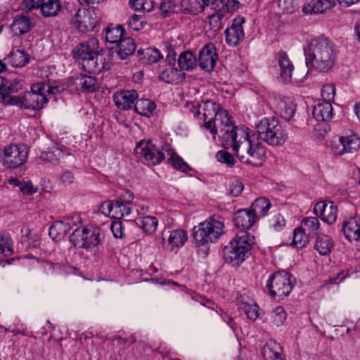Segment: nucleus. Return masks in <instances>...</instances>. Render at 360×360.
Listing matches in <instances>:
<instances>
[{
    "label": "nucleus",
    "mask_w": 360,
    "mask_h": 360,
    "mask_svg": "<svg viewBox=\"0 0 360 360\" xmlns=\"http://www.w3.org/2000/svg\"><path fill=\"white\" fill-rule=\"evenodd\" d=\"M70 229V225L61 221H55L49 229V235L53 239L63 238Z\"/></svg>",
    "instance_id": "obj_40"
},
{
    "label": "nucleus",
    "mask_w": 360,
    "mask_h": 360,
    "mask_svg": "<svg viewBox=\"0 0 360 360\" xmlns=\"http://www.w3.org/2000/svg\"><path fill=\"white\" fill-rule=\"evenodd\" d=\"M285 220L279 213L275 214L269 220L270 227L275 231H281L285 227Z\"/></svg>",
    "instance_id": "obj_50"
},
{
    "label": "nucleus",
    "mask_w": 360,
    "mask_h": 360,
    "mask_svg": "<svg viewBox=\"0 0 360 360\" xmlns=\"http://www.w3.org/2000/svg\"><path fill=\"white\" fill-rule=\"evenodd\" d=\"M163 150L166 152L167 162L172 165L174 168L183 172H186L189 168L188 165L181 157L176 154L174 150L169 146H164Z\"/></svg>",
    "instance_id": "obj_31"
},
{
    "label": "nucleus",
    "mask_w": 360,
    "mask_h": 360,
    "mask_svg": "<svg viewBox=\"0 0 360 360\" xmlns=\"http://www.w3.org/2000/svg\"><path fill=\"white\" fill-rule=\"evenodd\" d=\"M129 4L136 11L149 12L153 8L152 0H131Z\"/></svg>",
    "instance_id": "obj_48"
},
{
    "label": "nucleus",
    "mask_w": 360,
    "mask_h": 360,
    "mask_svg": "<svg viewBox=\"0 0 360 360\" xmlns=\"http://www.w3.org/2000/svg\"><path fill=\"white\" fill-rule=\"evenodd\" d=\"M100 17L94 8L79 9L72 18V24L79 32L94 31L98 25Z\"/></svg>",
    "instance_id": "obj_8"
},
{
    "label": "nucleus",
    "mask_w": 360,
    "mask_h": 360,
    "mask_svg": "<svg viewBox=\"0 0 360 360\" xmlns=\"http://www.w3.org/2000/svg\"><path fill=\"white\" fill-rule=\"evenodd\" d=\"M20 191L24 195H32L38 191V188L34 186L30 181H23Z\"/></svg>",
    "instance_id": "obj_61"
},
{
    "label": "nucleus",
    "mask_w": 360,
    "mask_h": 360,
    "mask_svg": "<svg viewBox=\"0 0 360 360\" xmlns=\"http://www.w3.org/2000/svg\"><path fill=\"white\" fill-rule=\"evenodd\" d=\"M75 84L84 91L93 92L96 89L97 80L93 76L81 74L75 78Z\"/></svg>",
    "instance_id": "obj_35"
},
{
    "label": "nucleus",
    "mask_w": 360,
    "mask_h": 360,
    "mask_svg": "<svg viewBox=\"0 0 360 360\" xmlns=\"http://www.w3.org/2000/svg\"><path fill=\"white\" fill-rule=\"evenodd\" d=\"M13 240L8 233L0 234V259L13 254Z\"/></svg>",
    "instance_id": "obj_38"
},
{
    "label": "nucleus",
    "mask_w": 360,
    "mask_h": 360,
    "mask_svg": "<svg viewBox=\"0 0 360 360\" xmlns=\"http://www.w3.org/2000/svg\"><path fill=\"white\" fill-rule=\"evenodd\" d=\"M266 288L271 295L283 297L290 294L292 285L288 273L278 271L274 274L267 281Z\"/></svg>",
    "instance_id": "obj_10"
},
{
    "label": "nucleus",
    "mask_w": 360,
    "mask_h": 360,
    "mask_svg": "<svg viewBox=\"0 0 360 360\" xmlns=\"http://www.w3.org/2000/svg\"><path fill=\"white\" fill-rule=\"evenodd\" d=\"M129 204V201L115 200L114 202L112 218L121 219L124 217L129 216L131 212Z\"/></svg>",
    "instance_id": "obj_43"
},
{
    "label": "nucleus",
    "mask_w": 360,
    "mask_h": 360,
    "mask_svg": "<svg viewBox=\"0 0 360 360\" xmlns=\"http://www.w3.org/2000/svg\"><path fill=\"white\" fill-rule=\"evenodd\" d=\"M72 244L79 248L89 249L98 246L103 240V233L96 227L77 228L70 237Z\"/></svg>",
    "instance_id": "obj_6"
},
{
    "label": "nucleus",
    "mask_w": 360,
    "mask_h": 360,
    "mask_svg": "<svg viewBox=\"0 0 360 360\" xmlns=\"http://www.w3.org/2000/svg\"><path fill=\"white\" fill-rule=\"evenodd\" d=\"M138 98V94L135 90H123L116 92L113 95V100L116 106L120 110H128L134 108V101Z\"/></svg>",
    "instance_id": "obj_18"
},
{
    "label": "nucleus",
    "mask_w": 360,
    "mask_h": 360,
    "mask_svg": "<svg viewBox=\"0 0 360 360\" xmlns=\"http://www.w3.org/2000/svg\"><path fill=\"white\" fill-rule=\"evenodd\" d=\"M217 160L224 164H226L229 166L234 165L236 160L233 156L226 150H219L216 154Z\"/></svg>",
    "instance_id": "obj_55"
},
{
    "label": "nucleus",
    "mask_w": 360,
    "mask_h": 360,
    "mask_svg": "<svg viewBox=\"0 0 360 360\" xmlns=\"http://www.w3.org/2000/svg\"><path fill=\"white\" fill-rule=\"evenodd\" d=\"M258 138L273 146L283 145L288 138V133L274 117H264L256 125Z\"/></svg>",
    "instance_id": "obj_5"
},
{
    "label": "nucleus",
    "mask_w": 360,
    "mask_h": 360,
    "mask_svg": "<svg viewBox=\"0 0 360 360\" xmlns=\"http://www.w3.org/2000/svg\"><path fill=\"white\" fill-rule=\"evenodd\" d=\"M212 9H219L227 15L230 11L236 10L240 3L236 0H213Z\"/></svg>",
    "instance_id": "obj_41"
},
{
    "label": "nucleus",
    "mask_w": 360,
    "mask_h": 360,
    "mask_svg": "<svg viewBox=\"0 0 360 360\" xmlns=\"http://www.w3.org/2000/svg\"><path fill=\"white\" fill-rule=\"evenodd\" d=\"M277 60L280 68V77L283 82L288 83L292 82L294 66L287 53L285 52L278 53Z\"/></svg>",
    "instance_id": "obj_21"
},
{
    "label": "nucleus",
    "mask_w": 360,
    "mask_h": 360,
    "mask_svg": "<svg viewBox=\"0 0 360 360\" xmlns=\"http://www.w3.org/2000/svg\"><path fill=\"white\" fill-rule=\"evenodd\" d=\"M134 40L130 37L122 38L117 44L116 53L120 59H126L129 56L132 55L136 50Z\"/></svg>",
    "instance_id": "obj_27"
},
{
    "label": "nucleus",
    "mask_w": 360,
    "mask_h": 360,
    "mask_svg": "<svg viewBox=\"0 0 360 360\" xmlns=\"http://www.w3.org/2000/svg\"><path fill=\"white\" fill-rule=\"evenodd\" d=\"M46 85V94L47 95H55L62 92L65 89L64 85H60L58 82H51L49 79L46 82L44 81Z\"/></svg>",
    "instance_id": "obj_56"
},
{
    "label": "nucleus",
    "mask_w": 360,
    "mask_h": 360,
    "mask_svg": "<svg viewBox=\"0 0 360 360\" xmlns=\"http://www.w3.org/2000/svg\"><path fill=\"white\" fill-rule=\"evenodd\" d=\"M309 242L308 236L302 227L296 228L294 230L292 243L297 248L304 247Z\"/></svg>",
    "instance_id": "obj_46"
},
{
    "label": "nucleus",
    "mask_w": 360,
    "mask_h": 360,
    "mask_svg": "<svg viewBox=\"0 0 360 360\" xmlns=\"http://www.w3.org/2000/svg\"><path fill=\"white\" fill-rule=\"evenodd\" d=\"M156 108L155 103L148 99L137 100L134 105V110L140 115L149 117Z\"/></svg>",
    "instance_id": "obj_36"
},
{
    "label": "nucleus",
    "mask_w": 360,
    "mask_h": 360,
    "mask_svg": "<svg viewBox=\"0 0 360 360\" xmlns=\"http://www.w3.org/2000/svg\"><path fill=\"white\" fill-rule=\"evenodd\" d=\"M285 319L286 314L284 309L281 307H278L271 312L269 323L271 326L279 327L284 323Z\"/></svg>",
    "instance_id": "obj_45"
},
{
    "label": "nucleus",
    "mask_w": 360,
    "mask_h": 360,
    "mask_svg": "<svg viewBox=\"0 0 360 360\" xmlns=\"http://www.w3.org/2000/svg\"><path fill=\"white\" fill-rule=\"evenodd\" d=\"M136 224L148 235L153 234L157 229L158 220L155 217L146 216L136 219Z\"/></svg>",
    "instance_id": "obj_34"
},
{
    "label": "nucleus",
    "mask_w": 360,
    "mask_h": 360,
    "mask_svg": "<svg viewBox=\"0 0 360 360\" xmlns=\"http://www.w3.org/2000/svg\"><path fill=\"white\" fill-rule=\"evenodd\" d=\"M244 18L238 16L233 20L231 25L225 30L226 41L229 46H236L244 39Z\"/></svg>",
    "instance_id": "obj_13"
},
{
    "label": "nucleus",
    "mask_w": 360,
    "mask_h": 360,
    "mask_svg": "<svg viewBox=\"0 0 360 360\" xmlns=\"http://www.w3.org/2000/svg\"><path fill=\"white\" fill-rule=\"evenodd\" d=\"M271 206V204L268 199L265 198H257L252 204L250 212L257 220L266 214Z\"/></svg>",
    "instance_id": "obj_29"
},
{
    "label": "nucleus",
    "mask_w": 360,
    "mask_h": 360,
    "mask_svg": "<svg viewBox=\"0 0 360 360\" xmlns=\"http://www.w3.org/2000/svg\"><path fill=\"white\" fill-rule=\"evenodd\" d=\"M178 63L181 70H191L196 65V58L193 53L187 51L180 54Z\"/></svg>",
    "instance_id": "obj_42"
},
{
    "label": "nucleus",
    "mask_w": 360,
    "mask_h": 360,
    "mask_svg": "<svg viewBox=\"0 0 360 360\" xmlns=\"http://www.w3.org/2000/svg\"><path fill=\"white\" fill-rule=\"evenodd\" d=\"M144 25V17L141 15L134 14L128 22L129 27L135 31L141 30Z\"/></svg>",
    "instance_id": "obj_52"
},
{
    "label": "nucleus",
    "mask_w": 360,
    "mask_h": 360,
    "mask_svg": "<svg viewBox=\"0 0 360 360\" xmlns=\"http://www.w3.org/2000/svg\"><path fill=\"white\" fill-rule=\"evenodd\" d=\"M281 116L285 120H290L295 115V105L290 100H281L278 104Z\"/></svg>",
    "instance_id": "obj_37"
},
{
    "label": "nucleus",
    "mask_w": 360,
    "mask_h": 360,
    "mask_svg": "<svg viewBox=\"0 0 360 360\" xmlns=\"http://www.w3.org/2000/svg\"><path fill=\"white\" fill-rule=\"evenodd\" d=\"M243 309L250 320L255 321L259 316V307L257 304L244 303Z\"/></svg>",
    "instance_id": "obj_54"
},
{
    "label": "nucleus",
    "mask_w": 360,
    "mask_h": 360,
    "mask_svg": "<svg viewBox=\"0 0 360 360\" xmlns=\"http://www.w3.org/2000/svg\"><path fill=\"white\" fill-rule=\"evenodd\" d=\"M188 240L187 233L183 229H176L170 232L167 240L170 250L179 248L184 245Z\"/></svg>",
    "instance_id": "obj_32"
},
{
    "label": "nucleus",
    "mask_w": 360,
    "mask_h": 360,
    "mask_svg": "<svg viewBox=\"0 0 360 360\" xmlns=\"http://www.w3.org/2000/svg\"><path fill=\"white\" fill-rule=\"evenodd\" d=\"M335 96V87L333 84H326L321 89L323 101L330 102L333 101Z\"/></svg>",
    "instance_id": "obj_51"
},
{
    "label": "nucleus",
    "mask_w": 360,
    "mask_h": 360,
    "mask_svg": "<svg viewBox=\"0 0 360 360\" xmlns=\"http://www.w3.org/2000/svg\"><path fill=\"white\" fill-rule=\"evenodd\" d=\"M160 8L162 13L167 15L170 12L174 11L175 4L171 0H163Z\"/></svg>",
    "instance_id": "obj_62"
},
{
    "label": "nucleus",
    "mask_w": 360,
    "mask_h": 360,
    "mask_svg": "<svg viewBox=\"0 0 360 360\" xmlns=\"http://www.w3.org/2000/svg\"><path fill=\"white\" fill-rule=\"evenodd\" d=\"M301 224L309 232V234L315 233L320 226V223L316 217H309L304 218Z\"/></svg>",
    "instance_id": "obj_49"
},
{
    "label": "nucleus",
    "mask_w": 360,
    "mask_h": 360,
    "mask_svg": "<svg viewBox=\"0 0 360 360\" xmlns=\"http://www.w3.org/2000/svg\"><path fill=\"white\" fill-rule=\"evenodd\" d=\"M224 219L213 214L193 229L195 244L198 248L216 242L225 233Z\"/></svg>",
    "instance_id": "obj_4"
},
{
    "label": "nucleus",
    "mask_w": 360,
    "mask_h": 360,
    "mask_svg": "<svg viewBox=\"0 0 360 360\" xmlns=\"http://www.w3.org/2000/svg\"><path fill=\"white\" fill-rule=\"evenodd\" d=\"M243 188V184L241 181L238 180L233 181L229 186V194L237 197L242 193Z\"/></svg>",
    "instance_id": "obj_58"
},
{
    "label": "nucleus",
    "mask_w": 360,
    "mask_h": 360,
    "mask_svg": "<svg viewBox=\"0 0 360 360\" xmlns=\"http://www.w3.org/2000/svg\"><path fill=\"white\" fill-rule=\"evenodd\" d=\"M44 82L34 83L31 86V91L24 95V108L30 110L41 109L47 103Z\"/></svg>",
    "instance_id": "obj_11"
},
{
    "label": "nucleus",
    "mask_w": 360,
    "mask_h": 360,
    "mask_svg": "<svg viewBox=\"0 0 360 360\" xmlns=\"http://www.w3.org/2000/svg\"><path fill=\"white\" fill-rule=\"evenodd\" d=\"M8 63L13 67H23L30 61V56L24 51L16 49L13 50L11 53L5 58Z\"/></svg>",
    "instance_id": "obj_28"
},
{
    "label": "nucleus",
    "mask_w": 360,
    "mask_h": 360,
    "mask_svg": "<svg viewBox=\"0 0 360 360\" xmlns=\"http://www.w3.org/2000/svg\"><path fill=\"white\" fill-rule=\"evenodd\" d=\"M21 233L22 234V238H21V241L27 243V246H30L31 245V242H30L31 231H30V229L27 226H23L21 229Z\"/></svg>",
    "instance_id": "obj_63"
},
{
    "label": "nucleus",
    "mask_w": 360,
    "mask_h": 360,
    "mask_svg": "<svg viewBox=\"0 0 360 360\" xmlns=\"http://www.w3.org/2000/svg\"><path fill=\"white\" fill-rule=\"evenodd\" d=\"M335 6L333 0H311L302 7L305 14H322L332 9Z\"/></svg>",
    "instance_id": "obj_20"
},
{
    "label": "nucleus",
    "mask_w": 360,
    "mask_h": 360,
    "mask_svg": "<svg viewBox=\"0 0 360 360\" xmlns=\"http://www.w3.org/2000/svg\"><path fill=\"white\" fill-rule=\"evenodd\" d=\"M331 147L334 153L338 155L354 153L360 148V137L354 134L340 136L333 141Z\"/></svg>",
    "instance_id": "obj_12"
},
{
    "label": "nucleus",
    "mask_w": 360,
    "mask_h": 360,
    "mask_svg": "<svg viewBox=\"0 0 360 360\" xmlns=\"http://www.w3.org/2000/svg\"><path fill=\"white\" fill-rule=\"evenodd\" d=\"M28 155V149L24 144H11L3 150V165L8 168H16L23 165Z\"/></svg>",
    "instance_id": "obj_9"
},
{
    "label": "nucleus",
    "mask_w": 360,
    "mask_h": 360,
    "mask_svg": "<svg viewBox=\"0 0 360 360\" xmlns=\"http://www.w3.org/2000/svg\"><path fill=\"white\" fill-rule=\"evenodd\" d=\"M146 56L149 63H157L163 57L157 49H148L146 51Z\"/></svg>",
    "instance_id": "obj_60"
},
{
    "label": "nucleus",
    "mask_w": 360,
    "mask_h": 360,
    "mask_svg": "<svg viewBox=\"0 0 360 360\" xmlns=\"http://www.w3.org/2000/svg\"><path fill=\"white\" fill-rule=\"evenodd\" d=\"M44 155V159L47 160L50 162L54 163L62 159L64 153L61 149L54 147L46 152Z\"/></svg>",
    "instance_id": "obj_53"
},
{
    "label": "nucleus",
    "mask_w": 360,
    "mask_h": 360,
    "mask_svg": "<svg viewBox=\"0 0 360 360\" xmlns=\"http://www.w3.org/2000/svg\"><path fill=\"white\" fill-rule=\"evenodd\" d=\"M163 148L160 150L150 141H141L134 148V154L139 161L148 165H156L166 158Z\"/></svg>",
    "instance_id": "obj_7"
},
{
    "label": "nucleus",
    "mask_w": 360,
    "mask_h": 360,
    "mask_svg": "<svg viewBox=\"0 0 360 360\" xmlns=\"http://www.w3.org/2000/svg\"><path fill=\"white\" fill-rule=\"evenodd\" d=\"M233 221L237 228L248 229L252 226L257 219L250 211L242 210L235 213Z\"/></svg>",
    "instance_id": "obj_23"
},
{
    "label": "nucleus",
    "mask_w": 360,
    "mask_h": 360,
    "mask_svg": "<svg viewBox=\"0 0 360 360\" xmlns=\"http://www.w3.org/2000/svg\"><path fill=\"white\" fill-rule=\"evenodd\" d=\"M312 115L319 122H327L331 120L333 109L330 102H319L314 106Z\"/></svg>",
    "instance_id": "obj_22"
},
{
    "label": "nucleus",
    "mask_w": 360,
    "mask_h": 360,
    "mask_svg": "<svg viewBox=\"0 0 360 360\" xmlns=\"http://www.w3.org/2000/svg\"><path fill=\"white\" fill-rule=\"evenodd\" d=\"M335 54L332 43L324 37L311 40L306 53V64L319 72H327L334 65Z\"/></svg>",
    "instance_id": "obj_2"
},
{
    "label": "nucleus",
    "mask_w": 360,
    "mask_h": 360,
    "mask_svg": "<svg viewBox=\"0 0 360 360\" xmlns=\"http://www.w3.org/2000/svg\"><path fill=\"white\" fill-rule=\"evenodd\" d=\"M213 10L214 12L206 18L205 26L207 27V32H210L212 36H215L223 29L228 17L219 9Z\"/></svg>",
    "instance_id": "obj_17"
},
{
    "label": "nucleus",
    "mask_w": 360,
    "mask_h": 360,
    "mask_svg": "<svg viewBox=\"0 0 360 360\" xmlns=\"http://www.w3.org/2000/svg\"><path fill=\"white\" fill-rule=\"evenodd\" d=\"M74 174L70 171H65L62 173L60 176V180L63 184L69 185L74 181Z\"/></svg>",
    "instance_id": "obj_64"
},
{
    "label": "nucleus",
    "mask_w": 360,
    "mask_h": 360,
    "mask_svg": "<svg viewBox=\"0 0 360 360\" xmlns=\"http://www.w3.org/2000/svg\"><path fill=\"white\" fill-rule=\"evenodd\" d=\"M2 103L6 105H15L19 106L20 108H24V97L22 96H11L10 94L5 96L4 94L3 95H0V103Z\"/></svg>",
    "instance_id": "obj_47"
},
{
    "label": "nucleus",
    "mask_w": 360,
    "mask_h": 360,
    "mask_svg": "<svg viewBox=\"0 0 360 360\" xmlns=\"http://www.w3.org/2000/svg\"><path fill=\"white\" fill-rule=\"evenodd\" d=\"M123 33L124 29L120 25L108 26L105 32V41L110 44L117 43L122 39Z\"/></svg>",
    "instance_id": "obj_39"
},
{
    "label": "nucleus",
    "mask_w": 360,
    "mask_h": 360,
    "mask_svg": "<svg viewBox=\"0 0 360 360\" xmlns=\"http://www.w3.org/2000/svg\"><path fill=\"white\" fill-rule=\"evenodd\" d=\"M110 230L117 238H122L124 236V226L120 221H112L110 225Z\"/></svg>",
    "instance_id": "obj_59"
},
{
    "label": "nucleus",
    "mask_w": 360,
    "mask_h": 360,
    "mask_svg": "<svg viewBox=\"0 0 360 360\" xmlns=\"http://www.w3.org/2000/svg\"><path fill=\"white\" fill-rule=\"evenodd\" d=\"M22 84L20 81L13 80L9 81L3 78V84L0 86V95L5 94V96L18 92L22 89Z\"/></svg>",
    "instance_id": "obj_44"
},
{
    "label": "nucleus",
    "mask_w": 360,
    "mask_h": 360,
    "mask_svg": "<svg viewBox=\"0 0 360 360\" xmlns=\"http://www.w3.org/2000/svg\"><path fill=\"white\" fill-rule=\"evenodd\" d=\"M102 60L103 54H101L99 51L89 59L85 60L83 67L90 73H100L103 71V68H108L102 65Z\"/></svg>",
    "instance_id": "obj_30"
},
{
    "label": "nucleus",
    "mask_w": 360,
    "mask_h": 360,
    "mask_svg": "<svg viewBox=\"0 0 360 360\" xmlns=\"http://www.w3.org/2000/svg\"><path fill=\"white\" fill-rule=\"evenodd\" d=\"M32 27L33 24L31 19L26 15H16L11 25V29L15 35L26 34Z\"/></svg>",
    "instance_id": "obj_24"
},
{
    "label": "nucleus",
    "mask_w": 360,
    "mask_h": 360,
    "mask_svg": "<svg viewBox=\"0 0 360 360\" xmlns=\"http://www.w3.org/2000/svg\"><path fill=\"white\" fill-rule=\"evenodd\" d=\"M99 51V41L98 39L92 37L75 46L72 55L75 58L85 61Z\"/></svg>",
    "instance_id": "obj_15"
},
{
    "label": "nucleus",
    "mask_w": 360,
    "mask_h": 360,
    "mask_svg": "<svg viewBox=\"0 0 360 360\" xmlns=\"http://www.w3.org/2000/svg\"><path fill=\"white\" fill-rule=\"evenodd\" d=\"M217 56L213 44H205L199 52L200 67L207 72L212 71L216 65Z\"/></svg>",
    "instance_id": "obj_16"
},
{
    "label": "nucleus",
    "mask_w": 360,
    "mask_h": 360,
    "mask_svg": "<svg viewBox=\"0 0 360 360\" xmlns=\"http://www.w3.org/2000/svg\"><path fill=\"white\" fill-rule=\"evenodd\" d=\"M98 211L104 216L112 218L114 212V202L112 200H107L103 202L100 205Z\"/></svg>",
    "instance_id": "obj_57"
},
{
    "label": "nucleus",
    "mask_w": 360,
    "mask_h": 360,
    "mask_svg": "<svg viewBox=\"0 0 360 360\" xmlns=\"http://www.w3.org/2000/svg\"><path fill=\"white\" fill-rule=\"evenodd\" d=\"M334 241L333 238L323 233L318 234L315 243L314 249L321 255H327L333 249Z\"/></svg>",
    "instance_id": "obj_25"
},
{
    "label": "nucleus",
    "mask_w": 360,
    "mask_h": 360,
    "mask_svg": "<svg viewBox=\"0 0 360 360\" xmlns=\"http://www.w3.org/2000/svg\"><path fill=\"white\" fill-rule=\"evenodd\" d=\"M342 232L349 241L360 240V217L354 216L346 219L342 224Z\"/></svg>",
    "instance_id": "obj_19"
},
{
    "label": "nucleus",
    "mask_w": 360,
    "mask_h": 360,
    "mask_svg": "<svg viewBox=\"0 0 360 360\" xmlns=\"http://www.w3.org/2000/svg\"><path fill=\"white\" fill-rule=\"evenodd\" d=\"M262 356L264 360H285L281 347L274 340L269 341L264 346Z\"/></svg>",
    "instance_id": "obj_26"
},
{
    "label": "nucleus",
    "mask_w": 360,
    "mask_h": 360,
    "mask_svg": "<svg viewBox=\"0 0 360 360\" xmlns=\"http://www.w3.org/2000/svg\"><path fill=\"white\" fill-rule=\"evenodd\" d=\"M314 214L328 224H334L338 218L337 206L332 201H320L315 204Z\"/></svg>",
    "instance_id": "obj_14"
},
{
    "label": "nucleus",
    "mask_w": 360,
    "mask_h": 360,
    "mask_svg": "<svg viewBox=\"0 0 360 360\" xmlns=\"http://www.w3.org/2000/svg\"><path fill=\"white\" fill-rule=\"evenodd\" d=\"M41 13L44 17L57 15L61 11L62 4L60 0H48L39 6Z\"/></svg>",
    "instance_id": "obj_33"
},
{
    "label": "nucleus",
    "mask_w": 360,
    "mask_h": 360,
    "mask_svg": "<svg viewBox=\"0 0 360 360\" xmlns=\"http://www.w3.org/2000/svg\"><path fill=\"white\" fill-rule=\"evenodd\" d=\"M199 124L209 130L215 139L217 135L226 148H231L238 160L246 165L260 166L266 160V148L260 141H254V131L246 127H236L226 110L220 105L207 101L200 105L196 115Z\"/></svg>",
    "instance_id": "obj_1"
},
{
    "label": "nucleus",
    "mask_w": 360,
    "mask_h": 360,
    "mask_svg": "<svg viewBox=\"0 0 360 360\" xmlns=\"http://www.w3.org/2000/svg\"><path fill=\"white\" fill-rule=\"evenodd\" d=\"M255 237L245 230L238 232L236 236L224 248L223 257L226 263L233 266L242 264L250 255Z\"/></svg>",
    "instance_id": "obj_3"
}]
</instances>
